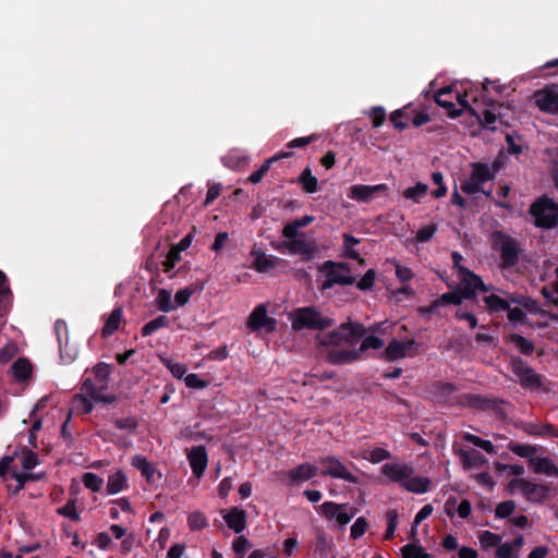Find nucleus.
<instances>
[{"mask_svg": "<svg viewBox=\"0 0 558 558\" xmlns=\"http://www.w3.org/2000/svg\"><path fill=\"white\" fill-rule=\"evenodd\" d=\"M529 214L537 228L551 230L558 226V202L547 195L537 197L531 204Z\"/></svg>", "mask_w": 558, "mask_h": 558, "instance_id": "nucleus-1", "label": "nucleus"}, {"mask_svg": "<svg viewBox=\"0 0 558 558\" xmlns=\"http://www.w3.org/2000/svg\"><path fill=\"white\" fill-rule=\"evenodd\" d=\"M292 328L295 331L302 329L323 330L333 325V320L323 316L313 306L300 307L290 314Z\"/></svg>", "mask_w": 558, "mask_h": 558, "instance_id": "nucleus-2", "label": "nucleus"}, {"mask_svg": "<svg viewBox=\"0 0 558 558\" xmlns=\"http://www.w3.org/2000/svg\"><path fill=\"white\" fill-rule=\"evenodd\" d=\"M499 171V163L495 160L492 166L483 162L472 163V173L469 181L461 184L462 192L466 194H473L476 192H483L486 196H490V191L482 190V185L495 178Z\"/></svg>", "mask_w": 558, "mask_h": 558, "instance_id": "nucleus-3", "label": "nucleus"}, {"mask_svg": "<svg viewBox=\"0 0 558 558\" xmlns=\"http://www.w3.org/2000/svg\"><path fill=\"white\" fill-rule=\"evenodd\" d=\"M366 333V329L359 323H343L338 329L325 335L320 343L323 345H339L341 343L354 344Z\"/></svg>", "mask_w": 558, "mask_h": 558, "instance_id": "nucleus-4", "label": "nucleus"}, {"mask_svg": "<svg viewBox=\"0 0 558 558\" xmlns=\"http://www.w3.org/2000/svg\"><path fill=\"white\" fill-rule=\"evenodd\" d=\"M492 247L500 254L501 268H511L518 263L520 252L519 243L510 235L501 231L493 232Z\"/></svg>", "mask_w": 558, "mask_h": 558, "instance_id": "nucleus-5", "label": "nucleus"}, {"mask_svg": "<svg viewBox=\"0 0 558 558\" xmlns=\"http://www.w3.org/2000/svg\"><path fill=\"white\" fill-rule=\"evenodd\" d=\"M459 403L481 411H492L500 418H504L507 415L505 402L496 398L465 393L460 397Z\"/></svg>", "mask_w": 558, "mask_h": 558, "instance_id": "nucleus-6", "label": "nucleus"}, {"mask_svg": "<svg viewBox=\"0 0 558 558\" xmlns=\"http://www.w3.org/2000/svg\"><path fill=\"white\" fill-rule=\"evenodd\" d=\"M323 268L327 270L326 280L322 286L323 290L330 289L335 284L350 286L355 281V278L350 275V268L347 264L327 260Z\"/></svg>", "mask_w": 558, "mask_h": 558, "instance_id": "nucleus-7", "label": "nucleus"}, {"mask_svg": "<svg viewBox=\"0 0 558 558\" xmlns=\"http://www.w3.org/2000/svg\"><path fill=\"white\" fill-rule=\"evenodd\" d=\"M536 452L537 448L535 446L525 445V459H527L530 469L535 474L557 476L558 468L556 464L549 458L537 456Z\"/></svg>", "mask_w": 558, "mask_h": 558, "instance_id": "nucleus-8", "label": "nucleus"}, {"mask_svg": "<svg viewBox=\"0 0 558 558\" xmlns=\"http://www.w3.org/2000/svg\"><path fill=\"white\" fill-rule=\"evenodd\" d=\"M319 463L325 468L324 475H329L336 478H342L349 483L356 484L357 477L353 475L347 466L335 457H324L319 459Z\"/></svg>", "mask_w": 558, "mask_h": 558, "instance_id": "nucleus-9", "label": "nucleus"}, {"mask_svg": "<svg viewBox=\"0 0 558 558\" xmlns=\"http://www.w3.org/2000/svg\"><path fill=\"white\" fill-rule=\"evenodd\" d=\"M416 348L417 343L414 340L400 341L393 339L387 345L384 356L387 361H396L405 356H413L415 354L413 350Z\"/></svg>", "mask_w": 558, "mask_h": 558, "instance_id": "nucleus-10", "label": "nucleus"}, {"mask_svg": "<svg viewBox=\"0 0 558 558\" xmlns=\"http://www.w3.org/2000/svg\"><path fill=\"white\" fill-rule=\"evenodd\" d=\"M537 107L548 113H558V86H550L534 94Z\"/></svg>", "mask_w": 558, "mask_h": 558, "instance_id": "nucleus-11", "label": "nucleus"}, {"mask_svg": "<svg viewBox=\"0 0 558 558\" xmlns=\"http://www.w3.org/2000/svg\"><path fill=\"white\" fill-rule=\"evenodd\" d=\"M247 328L252 331L265 328L267 331L276 329V319L267 316V310L264 304L254 308L247 319Z\"/></svg>", "mask_w": 558, "mask_h": 558, "instance_id": "nucleus-12", "label": "nucleus"}, {"mask_svg": "<svg viewBox=\"0 0 558 558\" xmlns=\"http://www.w3.org/2000/svg\"><path fill=\"white\" fill-rule=\"evenodd\" d=\"M459 272L461 277V292L465 299H471L474 294L475 290H482L484 292L488 291V288L484 284L481 277L471 272L465 267H459Z\"/></svg>", "mask_w": 558, "mask_h": 558, "instance_id": "nucleus-13", "label": "nucleus"}, {"mask_svg": "<svg viewBox=\"0 0 558 558\" xmlns=\"http://www.w3.org/2000/svg\"><path fill=\"white\" fill-rule=\"evenodd\" d=\"M413 473L414 469L407 463H386L381 466V474L401 485L412 476Z\"/></svg>", "mask_w": 558, "mask_h": 558, "instance_id": "nucleus-14", "label": "nucleus"}, {"mask_svg": "<svg viewBox=\"0 0 558 558\" xmlns=\"http://www.w3.org/2000/svg\"><path fill=\"white\" fill-rule=\"evenodd\" d=\"M187 460L192 468L193 474L196 477L203 476L208 462L206 448L202 445L192 447L187 452Z\"/></svg>", "mask_w": 558, "mask_h": 558, "instance_id": "nucleus-15", "label": "nucleus"}, {"mask_svg": "<svg viewBox=\"0 0 558 558\" xmlns=\"http://www.w3.org/2000/svg\"><path fill=\"white\" fill-rule=\"evenodd\" d=\"M386 191H388L386 184L353 185L350 189L349 197L360 202L367 203L374 197L376 193Z\"/></svg>", "mask_w": 558, "mask_h": 558, "instance_id": "nucleus-16", "label": "nucleus"}, {"mask_svg": "<svg viewBox=\"0 0 558 558\" xmlns=\"http://www.w3.org/2000/svg\"><path fill=\"white\" fill-rule=\"evenodd\" d=\"M454 94L451 87H444L435 95L436 104L447 109L450 118H457L461 114V110L456 109Z\"/></svg>", "mask_w": 558, "mask_h": 558, "instance_id": "nucleus-17", "label": "nucleus"}, {"mask_svg": "<svg viewBox=\"0 0 558 558\" xmlns=\"http://www.w3.org/2000/svg\"><path fill=\"white\" fill-rule=\"evenodd\" d=\"M550 494L546 484L525 481V499L534 504H543Z\"/></svg>", "mask_w": 558, "mask_h": 558, "instance_id": "nucleus-18", "label": "nucleus"}, {"mask_svg": "<svg viewBox=\"0 0 558 558\" xmlns=\"http://www.w3.org/2000/svg\"><path fill=\"white\" fill-rule=\"evenodd\" d=\"M132 465L140 470L142 475L150 484H155L161 478L160 472L157 471V469L144 456H135L132 460Z\"/></svg>", "mask_w": 558, "mask_h": 558, "instance_id": "nucleus-19", "label": "nucleus"}, {"mask_svg": "<svg viewBox=\"0 0 558 558\" xmlns=\"http://www.w3.org/2000/svg\"><path fill=\"white\" fill-rule=\"evenodd\" d=\"M105 389L100 388V385L96 386L93 379L87 378L82 385V391L85 397L90 398L96 402L112 403L116 401V397L112 395H104Z\"/></svg>", "mask_w": 558, "mask_h": 558, "instance_id": "nucleus-20", "label": "nucleus"}, {"mask_svg": "<svg viewBox=\"0 0 558 558\" xmlns=\"http://www.w3.org/2000/svg\"><path fill=\"white\" fill-rule=\"evenodd\" d=\"M223 520L235 533H241L246 527V512L238 507H233L223 513Z\"/></svg>", "mask_w": 558, "mask_h": 558, "instance_id": "nucleus-21", "label": "nucleus"}, {"mask_svg": "<svg viewBox=\"0 0 558 558\" xmlns=\"http://www.w3.org/2000/svg\"><path fill=\"white\" fill-rule=\"evenodd\" d=\"M327 359L331 364L338 365L360 360L361 356L357 350L332 349L329 351Z\"/></svg>", "mask_w": 558, "mask_h": 558, "instance_id": "nucleus-22", "label": "nucleus"}, {"mask_svg": "<svg viewBox=\"0 0 558 558\" xmlns=\"http://www.w3.org/2000/svg\"><path fill=\"white\" fill-rule=\"evenodd\" d=\"M318 472V469L315 465L303 463L299 466L289 471V477L293 483H298L301 481H307L314 477Z\"/></svg>", "mask_w": 558, "mask_h": 558, "instance_id": "nucleus-23", "label": "nucleus"}, {"mask_svg": "<svg viewBox=\"0 0 558 558\" xmlns=\"http://www.w3.org/2000/svg\"><path fill=\"white\" fill-rule=\"evenodd\" d=\"M402 487L411 493L423 494L429 489L430 480L423 476H410L405 482L402 483Z\"/></svg>", "mask_w": 558, "mask_h": 558, "instance_id": "nucleus-24", "label": "nucleus"}, {"mask_svg": "<svg viewBox=\"0 0 558 558\" xmlns=\"http://www.w3.org/2000/svg\"><path fill=\"white\" fill-rule=\"evenodd\" d=\"M292 156V153L291 151H287V153H281L279 155H276V156H272L270 157L269 159H267L258 170H256L255 172H253L250 177H248V181L253 184H256L258 182L262 181L263 177L267 173V171L269 170L270 168V165L279 159H282V158H288V157H291Z\"/></svg>", "mask_w": 558, "mask_h": 558, "instance_id": "nucleus-25", "label": "nucleus"}, {"mask_svg": "<svg viewBox=\"0 0 558 558\" xmlns=\"http://www.w3.org/2000/svg\"><path fill=\"white\" fill-rule=\"evenodd\" d=\"M11 371L15 379L26 380L32 374V364L27 359L20 357L11 366Z\"/></svg>", "mask_w": 558, "mask_h": 558, "instance_id": "nucleus-26", "label": "nucleus"}, {"mask_svg": "<svg viewBox=\"0 0 558 558\" xmlns=\"http://www.w3.org/2000/svg\"><path fill=\"white\" fill-rule=\"evenodd\" d=\"M522 536H519L513 543L502 544L497 548L496 556L498 558H519V548L522 543Z\"/></svg>", "mask_w": 558, "mask_h": 558, "instance_id": "nucleus-27", "label": "nucleus"}, {"mask_svg": "<svg viewBox=\"0 0 558 558\" xmlns=\"http://www.w3.org/2000/svg\"><path fill=\"white\" fill-rule=\"evenodd\" d=\"M122 319V308H114L107 318L105 326L101 330L102 337L111 336L118 328Z\"/></svg>", "mask_w": 558, "mask_h": 558, "instance_id": "nucleus-28", "label": "nucleus"}, {"mask_svg": "<svg viewBox=\"0 0 558 558\" xmlns=\"http://www.w3.org/2000/svg\"><path fill=\"white\" fill-rule=\"evenodd\" d=\"M126 485V477L123 472L119 471L109 476L107 483V493L108 494H118L121 492Z\"/></svg>", "mask_w": 558, "mask_h": 558, "instance_id": "nucleus-29", "label": "nucleus"}, {"mask_svg": "<svg viewBox=\"0 0 558 558\" xmlns=\"http://www.w3.org/2000/svg\"><path fill=\"white\" fill-rule=\"evenodd\" d=\"M299 182L306 193H315L318 187L317 178L312 174L310 168H305L299 175Z\"/></svg>", "mask_w": 558, "mask_h": 558, "instance_id": "nucleus-30", "label": "nucleus"}, {"mask_svg": "<svg viewBox=\"0 0 558 558\" xmlns=\"http://www.w3.org/2000/svg\"><path fill=\"white\" fill-rule=\"evenodd\" d=\"M54 328L60 342L61 355L63 356L65 354L70 361L74 360L77 355V350L70 348L68 340L64 342V344H62V340L60 338L61 330L66 328L65 323L62 320H58L54 325Z\"/></svg>", "mask_w": 558, "mask_h": 558, "instance_id": "nucleus-31", "label": "nucleus"}, {"mask_svg": "<svg viewBox=\"0 0 558 558\" xmlns=\"http://www.w3.org/2000/svg\"><path fill=\"white\" fill-rule=\"evenodd\" d=\"M169 323L170 322L167 316H158L143 326L142 335L147 337L160 328L168 327Z\"/></svg>", "mask_w": 558, "mask_h": 558, "instance_id": "nucleus-32", "label": "nucleus"}, {"mask_svg": "<svg viewBox=\"0 0 558 558\" xmlns=\"http://www.w3.org/2000/svg\"><path fill=\"white\" fill-rule=\"evenodd\" d=\"M428 191L427 184L417 183L415 186L408 187L403 191V197L418 203Z\"/></svg>", "mask_w": 558, "mask_h": 558, "instance_id": "nucleus-33", "label": "nucleus"}, {"mask_svg": "<svg viewBox=\"0 0 558 558\" xmlns=\"http://www.w3.org/2000/svg\"><path fill=\"white\" fill-rule=\"evenodd\" d=\"M93 372L97 379V384L101 389H107L108 378L110 375V365L106 363H98L94 366Z\"/></svg>", "mask_w": 558, "mask_h": 558, "instance_id": "nucleus-34", "label": "nucleus"}, {"mask_svg": "<svg viewBox=\"0 0 558 558\" xmlns=\"http://www.w3.org/2000/svg\"><path fill=\"white\" fill-rule=\"evenodd\" d=\"M276 258L272 256H267L264 253H258L254 260V267L259 272H265L270 268L275 267Z\"/></svg>", "mask_w": 558, "mask_h": 558, "instance_id": "nucleus-35", "label": "nucleus"}, {"mask_svg": "<svg viewBox=\"0 0 558 558\" xmlns=\"http://www.w3.org/2000/svg\"><path fill=\"white\" fill-rule=\"evenodd\" d=\"M156 303L158 308L162 312H170L175 308V306L171 303V293L166 289H162L158 292Z\"/></svg>", "mask_w": 558, "mask_h": 558, "instance_id": "nucleus-36", "label": "nucleus"}, {"mask_svg": "<svg viewBox=\"0 0 558 558\" xmlns=\"http://www.w3.org/2000/svg\"><path fill=\"white\" fill-rule=\"evenodd\" d=\"M484 302L490 311H506L509 310V304L506 300L496 294L484 296Z\"/></svg>", "mask_w": 558, "mask_h": 558, "instance_id": "nucleus-37", "label": "nucleus"}, {"mask_svg": "<svg viewBox=\"0 0 558 558\" xmlns=\"http://www.w3.org/2000/svg\"><path fill=\"white\" fill-rule=\"evenodd\" d=\"M322 512L326 517V519H335L338 510L348 509V504H336L332 501H326L322 506Z\"/></svg>", "mask_w": 558, "mask_h": 558, "instance_id": "nucleus-38", "label": "nucleus"}, {"mask_svg": "<svg viewBox=\"0 0 558 558\" xmlns=\"http://www.w3.org/2000/svg\"><path fill=\"white\" fill-rule=\"evenodd\" d=\"M553 426L550 424L539 425L536 423L525 424V433L534 436H546L553 434Z\"/></svg>", "mask_w": 558, "mask_h": 558, "instance_id": "nucleus-39", "label": "nucleus"}, {"mask_svg": "<svg viewBox=\"0 0 558 558\" xmlns=\"http://www.w3.org/2000/svg\"><path fill=\"white\" fill-rule=\"evenodd\" d=\"M463 464L470 469L478 465L484 461L483 456L477 450L471 449L462 453Z\"/></svg>", "mask_w": 558, "mask_h": 558, "instance_id": "nucleus-40", "label": "nucleus"}, {"mask_svg": "<svg viewBox=\"0 0 558 558\" xmlns=\"http://www.w3.org/2000/svg\"><path fill=\"white\" fill-rule=\"evenodd\" d=\"M403 558H429L421 546L408 544L402 548Z\"/></svg>", "mask_w": 558, "mask_h": 558, "instance_id": "nucleus-41", "label": "nucleus"}, {"mask_svg": "<svg viewBox=\"0 0 558 558\" xmlns=\"http://www.w3.org/2000/svg\"><path fill=\"white\" fill-rule=\"evenodd\" d=\"M84 485L93 492H98L102 486V478L94 473H85L83 475Z\"/></svg>", "mask_w": 558, "mask_h": 558, "instance_id": "nucleus-42", "label": "nucleus"}, {"mask_svg": "<svg viewBox=\"0 0 558 558\" xmlns=\"http://www.w3.org/2000/svg\"><path fill=\"white\" fill-rule=\"evenodd\" d=\"M463 299H465V298L463 296V293L461 291H452V292L444 293L438 299V303H440V305H442V304L459 305L462 303Z\"/></svg>", "mask_w": 558, "mask_h": 558, "instance_id": "nucleus-43", "label": "nucleus"}, {"mask_svg": "<svg viewBox=\"0 0 558 558\" xmlns=\"http://www.w3.org/2000/svg\"><path fill=\"white\" fill-rule=\"evenodd\" d=\"M501 541V537L493 532L484 531L480 535V543L483 547H495L497 546Z\"/></svg>", "mask_w": 558, "mask_h": 558, "instance_id": "nucleus-44", "label": "nucleus"}, {"mask_svg": "<svg viewBox=\"0 0 558 558\" xmlns=\"http://www.w3.org/2000/svg\"><path fill=\"white\" fill-rule=\"evenodd\" d=\"M284 246L293 254H304L308 252V244L301 239H294L284 243Z\"/></svg>", "mask_w": 558, "mask_h": 558, "instance_id": "nucleus-45", "label": "nucleus"}, {"mask_svg": "<svg viewBox=\"0 0 558 558\" xmlns=\"http://www.w3.org/2000/svg\"><path fill=\"white\" fill-rule=\"evenodd\" d=\"M398 525V515L395 510H390L387 512V530L385 533L386 539H391L395 536V531Z\"/></svg>", "mask_w": 558, "mask_h": 558, "instance_id": "nucleus-46", "label": "nucleus"}, {"mask_svg": "<svg viewBox=\"0 0 558 558\" xmlns=\"http://www.w3.org/2000/svg\"><path fill=\"white\" fill-rule=\"evenodd\" d=\"M375 278H376L375 270L368 269L364 274V276L361 278V280L357 281L356 287L362 291L371 290L374 286Z\"/></svg>", "mask_w": 558, "mask_h": 558, "instance_id": "nucleus-47", "label": "nucleus"}, {"mask_svg": "<svg viewBox=\"0 0 558 558\" xmlns=\"http://www.w3.org/2000/svg\"><path fill=\"white\" fill-rule=\"evenodd\" d=\"M383 345H384V341L380 338H378L376 336H368L363 340V342H362L360 349H357V351H360V356H361L362 353L364 351H366L367 349H379Z\"/></svg>", "mask_w": 558, "mask_h": 558, "instance_id": "nucleus-48", "label": "nucleus"}, {"mask_svg": "<svg viewBox=\"0 0 558 558\" xmlns=\"http://www.w3.org/2000/svg\"><path fill=\"white\" fill-rule=\"evenodd\" d=\"M38 464V456L32 450H24L22 453V466L29 471Z\"/></svg>", "mask_w": 558, "mask_h": 558, "instance_id": "nucleus-49", "label": "nucleus"}, {"mask_svg": "<svg viewBox=\"0 0 558 558\" xmlns=\"http://www.w3.org/2000/svg\"><path fill=\"white\" fill-rule=\"evenodd\" d=\"M57 512L63 517L70 518L73 521H80V514L75 509L74 500L68 501L63 507L59 508Z\"/></svg>", "mask_w": 558, "mask_h": 558, "instance_id": "nucleus-50", "label": "nucleus"}, {"mask_svg": "<svg viewBox=\"0 0 558 558\" xmlns=\"http://www.w3.org/2000/svg\"><path fill=\"white\" fill-rule=\"evenodd\" d=\"M433 388L434 392L440 397H448L457 390L453 384L442 381L434 384Z\"/></svg>", "mask_w": 558, "mask_h": 558, "instance_id": "nucleus-51", "label": "nucleus"}, {"mask_svg": "<svg viewBox=\"0 0 558 558\" xmlns=\"http://www.w3.org/2000/svg\"><path fill=\"white\" fill-rule=\"evenodd\" d=\"M356 509L353 507H350L348 509L338 510L336 514V521L339 523V525L343 526L347 525L351 519L355 515Z\"/></svg>", "mask_w": 558, "mask_h": 558, "instance_id": "nucleus-52", "label": "nucleus"}, {"mask_svg": "<svg viewBox=\"0 0 558 558\" xmlns=\"http://www.w3.org/2000/svg\"><path fill=\"white\" fill-rule=\"evenodd\" d=\"M250 546L248 539L241 535L233 541L232 548L238 558H243L246 548Z\"/></svg>", "mask_w": 558, "mask_h": 558, "instance_id": "nucleus-53", "label": "nucleus"}, {"mask_svg": "<svg viewBox=\"0 0 558 558\" xmlns=\"http://www.w3.org/2000/svg\"><path fill=\"white\" fill-rule=\"evenodd\" d=\"M207 525L206 518L201 512H193L189 515V526L192 530H201Z\"/></svg>", "mask_w": 558, "mask_h": 558, "instance_id": "nucleus-54", "label": "nucleus"}, {"mask_svg": "<svg viewBox=\"0 0 558 558\" xmlns=\"http://www.w3.org/2000/svg\"><path fill=\"white\" fill-rule=\"evenodd\" d=\"M515 508L514 501L508 500L502 501L496 507V517L497 518H507L509 517Z\"/></svg>", "mask_w": 558, "mask_h": 558, "instance_id": "nucleus-55", "label": "nucleus"}, {"mask_svg": "<svg viewBox=\"0 0 558 558\" xmlns=\"http://www.w3.org/2000/svg\"><path fill=\"white\" fill-rule=\"evenodd\" d=\"M329 547L327 534L323 530L316 531L315 550L325 554Z\"/></svg>", "mask_w": 558, "mask_h": 558, "instance_id": "nucleus-56", "label": "nucleus"}, {"mask_svg": "<svg viewBox=\"0 0 558 558\" xmlns=\"http://www.w3.org/2000/svg\"><path fill=\"white\" fill-rule=\"evenodd\" d=\"M180 259L181 254L171 246L166 260L162 263L163 270L166 272L170 271Z\"/></svg>", "mask_w": 558, "mask_h": 558, "instance_id": "nucleus-57", "label": "nucleus"}, {"mask_svg": "<svg viewBox=\"0 0 558 558\" xmlns=\"http://www.w3.org/2000/svg\"><path fill=\"white\" fill-rule=\"evenodd\" d=\"M390 121L393 126L400 131L404 130L408 126V118H405L402 110H396L390 116Z\"/></svg>", "mask_w": 558, "mask_h": 558, "instance_id": "nucleus-58", "label": "nucleus"}, {"mask_svg": "<svg viewBox=\"0 0 558 558\" xmlns=\"http://www.w3.org/2000/svg\"><path fill=\"white\" fill-rule=\"evenodd\" d=\"M367 529V522L364 518H357L351 526V537L356 539L361 537Z\"/></svg>", "mask_w": 558, "mask_h": 558, "instance_id": "nucleus-59", "label": "nucleus"}, {"mask_svg": "<svg viewBox=\"0 0 558 558\" xmlns=\"http://www.w3.org/2000/svg\"><path fill=\"white\" fill-rule=\"evenodd\" d=\"M390 458V452L384 448H375L372 451H369V456L367 459L372 463H379L386 459Z\"/></svg>", "mask_w": 558, "mask_h": 558, "instance_id": "nucleus-60", "label": "nucleus"}, {"mask_svg": "<svg viewBox=\"0 0 558 558\" xmlns=\"http://www.w3.org/2000/svg\"><path fill=\"white\" fill-rule=\"evenodd\" d=\"M556 279L553 282V291H548L543 289V293L547 300H549L553 304L558 305V267L555 269Z\"/></svg>", "mask_w": 558, "mask_h": 558, "instance_id": "nucleus-61", "label": "nucleus"}, {"mask_svg": "<svg viewBox=\"0 0 558 558\" xmlns=\"http://www.w3.org/2000/svg\"><path fill=\"white\" fill-rule=\"evenodd\" d=\"M525 387H541V377L532 369L525 367Z\"/></svg>", "mask_w": 558, "mask_h": 558, "instance_id": "nucleus-62", "label": "nucleus"}, {"mask_svg": "<svg viewBox=\"0 0 558 558\" xmlns=\"http://www.w3.org/2000/svg\"><path fill=\"white\" fill-rule=\"evenodd\" d=\"M435 232H436V226L435 225H430V226L421 228L416 232V241H418V242H426V241H428V240H430L433 238Z\"/></svg>", "mask_w": 558, "mask_h": 558, "instance_id": "nucleus-63", "label": "nucleus"}, {"mask_svg": "<svg viewBox=\"0 0 558 558\" xmlns=\"http://www.w3.org/2000/svg\"><path fill=\"white\" fill-rule=\"evenodd\" d=\"M185 385L193 389H203L207 386V383L198 377L196 374H189L185 377Z\"/></svg>", "mask_w": 558, "mask_h": 558, "instance_id": "nucleus-64", "label": "nucleus"}]
</instances>
